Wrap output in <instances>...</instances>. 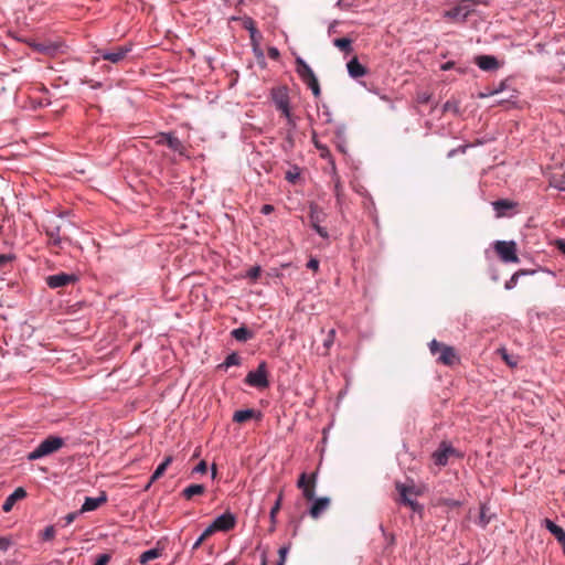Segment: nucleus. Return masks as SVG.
I'll list each match as a JSON object with an SVG mask.
<instances>
[{
  "label": "nucleus",
  "instance_id": "obj_1",
  "mask_svg": "<svg viewBox=\"0 0 565 565\" xmlns=\"http://www.w3.org/2000/svg\"><path fill=\"white\" fill-rule=\"evenodd\" d=\"M429 350L433 355H438L437 362L447 366H452L459 363V356L455 348L447 345L437 340L429 343Z\"/></svg>",
  "mask_w": 565,
  "mask_h": 565
},
{
  "label": "nucleus",
  "instance_id": "obj_2",
  "mask_svg": "<svg viewBox=\"0 0 565 565\" xmlns=\"http://www.w3.org/2000/svg\"><path fill=\"white\" fill-rule=\"evenodd\" d=\"M477 6H488V0H460L455 8L445 12V17L465 22L475 12Z\"/></svg>",
  "mask_w": 565,
  "mask_h": 565
},
{
  "label": "nucleus",
  "instance_id": "obj_3",
  "mask_svg": "<svg viewBox=\"0 0 565 565\" xmlns=\"http://www.w3.org/2000/svg\"><path fill=\"white\" fill-rule=\"evenodd\" d=\"M131 50V44H124L119 46H114L111 49H99L96 52L97 56L93 57L92 64L96 65L100 58L108 61L113 64H118L127 57L128 53H130Z\"/></svg>",
  "mask_w": 565,
  "mask_h": 565
},
{
  "label": "nucleus",
  "instance_id": "obj_4",
  "mask_svg": "<svg viewBox=\"0 0 565 565\" xmlns=\"http://www.w3.org/2000/svg\"><path fill=\"white\" fill-rule=\"evenodd\" d=\"M64 446V439L57 436H49L26 458L31 461L52 455Z\"/></svg>",
  "mask_w": 565,
  "mask_h": 565
},
{
  "label": "nucleus",
  "instance_id": "obj_5",
  "mask_svg": "<svg viewBox=\"0 0 565 565\" xmlns=\"http://www.w3.org/2000/svg\"><path fill=\"white\" fill-rule=\"evenodd\" d=\"M493 247L503 263L518 264L520 262V258L516 254L518 246L514 241H497Z\"/></svg>",
  "mask_w": 565,
  "mask_h": 565
},
{
  "label": "nucleus",
  "instance_id": "obj_6",
  "mask_svg": "<svg viewBox=\"0 0 565 565\" xmlns=\"http://www.w3.org/2000/svg\"><path fill=\"white\" fill-rule=\"evenodd\" d=\"M153 139L156 145L167 146L180 156L188 157L185 146L173 132H160Z\"/></svg>",
  "mask_w": 565,
  "mask_h": 565
},
{
  "label": "nucleus",
  "instance_id": "obj_7",
  "mask_svg": "<svg viewBox=\"0 0 565 565\" xmlns=\"http://www.w3.org/2000/svg\"><path fill=\"white\" fill-rule=\"evenodd\" d=\"M245 383L253 387H267L269 382L267 379L266 363L262 362L255 371H250L245 377Z\"/></svg>",
  "mask_w": 565,
  "mask_h": 565
},
{
  "label": "nucleus",
  "instance_id": "obj_8",
  "mask_svg": "<svg viewBox=\"0 0 565 565\" xmlns=\"http://www.w3.org/2000/svg\"><path fill=\"white\" fill-rule=\"evenodd\" d=\"M396 491L399 494L398 501L407 507H409L413 511L420 510V505L418 502L412 499L413 495H417L414 490V487L406 486L402 482L395 483Z\"/></svg>",
  "mask_w": 565,
  "mask_h": 565
},
{
  "label": "nucleus",
  "instance_id": "obj_9",
  "mask_svg": "<svg viewBox=\"0 0 565 565\" xmlns=\"http://www.w3.org/2000/svg\"><path fill=\"white\" fill-rule=\"evenodd\" d=\"M316 478V473L308 476L302 472L298 479L297 487L302 490V495L308 501H311L315 498Z\"/></svg>",
  "mask_w": 565,
  "mask_h": 565
},
{
  "label": "nucleus",
  "instance_id": "obj_10",
  "mask_svg": "<svg viewBox=\"0 0 565 565\" xmlns=\"http://www.w3.org/2000/svg\"><path fill=\"white\" fill-rule=\"evenodd\" d=\"M297 73L302 82L311 89L319 84L317 76L311 67L300 57L296 60Z\"/></svg>",
  "mask_w": 565,
  "mask_h": 565
},
{
  "label": "nucleus",
  "instance_id": "obj_11",
  "mask_svg": "<svg viewBox=\"0 0 565 565\" xmlns=\"http://www.w3.org/2000/svg\"><path fill=\"white\" fill-rule=\"evenodd\" d=\"M309 218L311 226L317 232V234H319L322 238H328V231L324 227L320 226V223L324 218V213L318 205L310 206Z\"/></svg>",
  "mask_w": 565,
  "mask_h": 565
},
{
  "label": "nucleus",
  "instance_id": "obj_12",
  "mask_svg": "<svg viewBox=\"0 0 565 565\" xmlns=\"http://www.w3.org/2000/svg\"><path fill=\"white\" fill-rule=\"evenodd\" d=\"M457 454L456 449L447 443H441L439 448L433 454L434 462L444 467L448 463V459Z\"/></svg>",
  "mask_w": 565,
  "mask_h": 565
},
{
  "label": "nucleus",
  "instance_id": "obj_13",
  "mask_svg": "<svg viewBox=\"0 0 565 565\" xmlns=\"http://www.w3.org/2000/svg\"><path fill=\"white\" fill-rule=\"evenodd\" d=\"M235 524H236L235 516L232 513L226 512V513L217 516L214 520V522L209 526L215 533L216 531L227 532V531L232 530L235 526Z\"/></svg>",
  "mask_w": 565,
  "mask_h": 565
},
{
  "label": "nucleus",
  "instance_id": "obj_14",
  "mask_svg": "<svg viewBox=\"0 0 565 565\" xmlns=\"http://www.w3.org/2000/svg\"><path fill=\"white\" fill-rule=\"evenodd\" d=\"M76 281L75 275L58 273L46 277V284L50 288H60Z\"/></svg>",
  "mask_w": 565,
  "mask_h": 565
},
{
  "label": "nucleus",
  "instance_id": "obj_15",
  "mask_svg": "<svg viewBox=\"0 0 565 565\" xmlns=\"http://www.w3.org/2000/svg\"><path fill=\"white\" fill-rule=\"evenodd\" d=\"M475 63L486 72L498 70L501 65L493 55H478Z\"/></svg>",
  "mask_w": 565,
  "mask_h": 565
},
{
  "label": "nucleus",
  "instance_id": "obj_16",
  "mask_svg": "<svg viewBox=\"0 0 565 565\" xmlns=\"http://www.w3.org/2000/svg\"><path fill=\"white\" fill-rule=\"evenodd\" d=\"M106 502H107V495L105 492H102V494L97 498L86 497L79 512L84 513V512L94 511Z\"/></svg>",
  "mask_w": 565,
  "mask_h": 565
},
{
  "label": "nucleus",
  "instance_id": "obj_17",
  "mask_svg": "<svg viewBox=\"0 0 565 565\" xmlns=\"http://www.w3.org/2000/svg\"><path fill=\"white\" fill-rule=\"evenodd\" d=\"M25 497L26 491L22 487L17 488L3 502L2 510L7 513L10 512L13 509L14 504L19 500L24 499Z\"/></svg>",
  "mask_w": 565,
  "mask_h": 565
},
{
  "label": "nucleus",
  "instance_id": "obj_18",
  "mask_svg": "<svg viewBox=\"0 0 565 565\" xmlns=\"http://www.w3.org/2000/svg\"><path fill=\"white\" fill-rule=\"evenodd\" d=\"M543 524L562 545L563 552L565 554V531L550 519H544Z\"/></svg>",
  "mask_w": 565,
  "mask_h": 565
},
{
  "label": "nucleus",
  "instance_id": "obj_19",
  "mask_svg": "<svg viewBox=\"0 0 565 565\" xmlns=\"http://www.w3.org/2000/svg\"><path fill=\"white\" fill-rule=\"evenodd\" d=\"M330 499L329 498H319L317 499L309 510V514L312 519H318L320 515L329 508Z\"/></svg>",
  "mask_w": 565,
  "mask_h": 565
},
{
  "label": "nucleus",
  "instance_id": "obj_20",
  "mask_svg": "<svg viewBox=\"0 0 565 565\" xmlns=\"http://www.w3.org/2000/svg\"><path fill=\"white\" fill-rule=\"evenodd\" d=\"M271 96L277 109L285 107L289 103L287 87H278L273 89Z\"/></svg>",
  "mask_w": 565,
  "mask_h": 565
},
{
  "label": "nucleus",
  "instance_id": "obj_21",
  "mask_svg": "<svg viewBox=\"0 0 565 565\" xmlns=\"http://www.w3.org/2000/svg\"><path fill=\"white\" fill-rule=\"evenodd\" d=\"M45 233L49 237V245L54 248H60L63 241L60 235V226L49 225Z\"/></svg>",
  "mask_w": 565,
  "mask_h": 565
},
{
  "label": "nucleus",
  "instance_id": "obj_22",
  "mask_svg": "<svg viewBox=\"0 0 565 565\" xmlns=\"http://www.w3.org/2000/svg\"><path fill=\"white\" fill-rule=\"evenodd\" d=\"M348 73L352 78H359L366 74V68L359 62L356 57H353L348 64Z\"/></svg>",
  "mask_w": 565,
  "mask_h": 565
},
{
  "label": "nucleus",
  "instance_id": "obj_23",
  "mask_svg": "<svg viewBox=\"0 0 565 565\" xmlns=\"http://www.w3.org/2000/svg\"><path fill=\"white\" fill-rule=\"evenodd\" d=\"M171 462H172V457L169 456L157 467V469L152 473L148 484L146 486L145 490H148L150 488L151 483H153L154 481H157L159 478H161L164 475L167 468L170 466Z\"/></svg>",
  "mask_w": 565,
  "mask_h": 565
},
{
  "label": "nucleus",
  "instance_id": "obj_24",
  "mask_svg": "<svg viewBox=\"0 0 565 565\" xmlns=\"http://www.w3.org/2000/svg\"><path fill=\"white\" fill-rule=\"evenodd\" d=\"M260 414L256 413L254 409H241L236 411L233 415V420L235 423L242 424L252 418L259 417Z\"/></svg>",
  "mask_w": 565,
  "mask_h": 565
},
{
  "label": "nucleus",
  "instance_id": "obj_25",
  "mask_svg": "<svg viewBox=\"0 0 565 565\" xmlns=\"http://www.w3.org/2000/svg\"><path fill=\"white\" fill-rule=\"evenodd\" d=\"M205 492V487L203 484H190L182 491V495L186 500H191L194 495H201Z\"/></svg>",
  "mask_w": 565,
  "mask_h": 565
},
{
  "label": "nucleus",
  "instance_id": "obj_26",
  "mask_svg": "<svg viewBox=\"0 0 565 565\" xmlns=\"http://www.w3.org/2000/svg\"><path fill=\"white\" fill-rule=\"evenodd\" d=\"M232 337L237 341L245 342L253 338V332L245 327H241L232 331Z\"/></svg>",
  "mask_w": 565,
  "mask_h": 565
},
{
  "label": "nucleus",
  "instance_id": "obj_27",
  "mask_svg": "<svg viewBox=\"0 0 565 565\" xmlns=\"http://www.w3.org/2000/svg\"><path fill=\"white\" fill-rule=\"evenodd\" d=\"M160 555H161V551L159 548H151V550L143 552L140 555L139 562H140V564L145 565V564L149 563L150 561L158 558Z\"/></svg>",
  "mask_w": 565,
  "mask_h": 565
},
{
  "label": "nucleus",
  "instance_id": "obj_28",
  "mask_svg": "<svg viewBox=\"0 0 565 565\" xmlns=\"http://www.w3.org/2000/svg\"><path fill=\"white\" fill-rule=\"evenodd\" d=\"M334 46H337L340 51L344 53H350L352 51V41L348 38H339L333 41Z\"/></svg>",
  "mask_w": 565,
  "mask_h": 565
},
{
  "label": "nucleus",
  "instance_id": "obj_29",
  "mask_svg": "<svg viewBox=\"0 0 565 565\" xmlns=\"http://www.w3.org/2000/svg\"><path fill=\"white\" fill-rule=\"evenodd\" d=\"M531 273H532V271L526 270V269H520V270L515 271V273L511 276V278H510L509 280H507V281H505V284H504L505 289L510 290V289L514 288V287L516 286V284H518V280H519V277H520V276L529 275V274H531Z\"/></svg>",
  "mask_w": 565,
  "mask_h": 565
},
{
  "label": "nucleus",
  "instance_id": "obj_30",
  "mask_svg": "<svg viewBox=\"0 0 565 565\" xmlns=\"http://www.w3.org/2000/svg\"><path fill=\"white\" fill-rule=\"evenodd\" d=\"M550 184L551 186L565 192V172L559 177L554 175L551 179Z\"/></svg>",
  "mask_w": 565,
  "mask_h": 565
},
{
  "label": "nucleus",
  "instance_id": "obj_31",
  "mask_svg": "<svg viewBox=\"0 0 565 565\" xmlns=\"http://www.w3.org/2000/svg\"><path fill=\"white\" fill-rule=\"evenodd\" d=\"M281 501H282V492L280 491V493L278 494L277 501L275 502L274 507L270 510V521L273 523V527L275 526L276 515L281 508Z\"/></svg>",
  "mask_w": 565,
  "mask_h": 565
},
{
  "label": "nucleus",
  "instance_id": "obj_32",
  "mask_svg": "<svg viewBox=\"0 0 565 565\" xmlns=\"http://www.w3.org/2000/svg\"><path fill=\"white\" fill-rule=\"evenodd\" d=\"M241 364V358L237 353H231L230 355H227V358L225 359L224 363L220 365V367H230V366H233V365H239Z\"/></svg>",
  "mask_w": 565,
  "mask_h": 565
},
{
  "label": "nucleus",
  "instance_id": "obj_33",
  "mask_svg": "<svg viewBox=\"0 0 565 565\" xmlns=\"http://www.w3.org/2000/svg\"><path fill=\"white\" fill-rule=\"evenodd\" d=\"M212 534H214L213 530L207 526L203 533L200 535V537L196 540V542L193 544L192 550H198L204 541H206Z\"/></svg>",
  "mask_w": 565,
  "mask_h": 565
},
{
  "label": "nucleus",
  "instance_id": "obj_34",
  "mask_svg": "<svg viewBox=\"0 0 565 565\" xmlns=\"http://www.w3.org/2000/svg\"><path fill=\"white\" fill-rule=\"evenodd\" d=\"M514 203L509 200H498L493 203V207L495 211L500 212L501 210L512 209Z\"/></svg>",
  "mask_w": 565,
  "mask_h": 565
},
{
  "label": "nucleus",
  "instance_id": "obj_35",
  "mask_svg": "<svg viewBox=\"0 0 565 565\" xmlns=\"http://www.w3.org/2000/svg\"><path fill=\"white\" fill-rule=\"evenodd\" d=\"M15 256L12 254H1L0 255V269H4L8 265H10L14 260Z\"/></svg>",
  "mask_w": 565,
  "mask_h": 565
},
{
  "label": "nucleus",
  "instance_id": "obj_36",
  "mask_svg": "<svg viewBox=\"0 0 565 565\" xmlns=\"http://www.w3.org/2000/svg\"><path fill=\"white\" fill-rule=\"evenodd\" d=\"M334 338H335V330L334 329H330L329 332H328V337H327V339L323 342V347L326 349H329L333 344Z\"/></svg>",
  "mask_w": 565,
  "mask_h": 565
},
{
  "label": "nucleus",
  "instance_id": "obj_37",
  "mask_svg": "<svg viewBox=\"0 0 565 565\" xmlns=\"http://www.w3.org/2000/svg\"><path fill=\"white\" fill-rule=\"evenodd\" d=\"M288 552H289V546H282L279 548V551H278L279 561H278L277 565H285Z\"/></svg>",
  "mask_w": 565,
  "mask_h": 565
},
{
  "label": "nucleus",
  "instance_id": "obj_38",
  "mask_svg": "<svg viewBox=\"0 0 565 565\" xmlns=\"http://www.w3.org/2000/svg\"><path fill=\"white\" fill-rule=\"evenodd\" d=\"M486 507L482 505L481 509H480V516H479V524L482 526V527H486L487 524L490 522V519L487 518L486 515Z\"/></svg>",
  "mask_w": 565,
  "mask_h": 565
},
{
  "label": "nucleus",
  "instance_id": "obj_39",
  "mask_svg": "<svg viewBox=\"0 0 565 565\" xmlns=\"http://www.w3.org/2000/svg\"><path fill=\"white\" fill-rule=\"evenodd\" d=\"M110 554H100L97 556L96 562L94 565H107L110 561Z\"/></svg>",
  "mask_w": 565,
  "mask_h": 565
},
{
  "label": "nucleus",
  "instance_id": "obj_40",
  "mask_svg": "<svg viewBox=\"0 0 565 565\" xmlns=\"http://www.w3.org/2000/svg\"><path fill=\"white\" fill-rule=\"evenodd\" d=\"M315 145H316L317 149L320 151L321 158L326 159V158L330 157V150L326 146L319 143L318 141H315Z\"/></svg>",
  "mask_w": 565,
  "mask_h": 565
},
{
  "label": "nucleus",
  "instance_id": "obj_41",
  "mask_svg": "<svg viewBox=\"0 0 565 565\" xmlns=\"http://www.w3.org/2000/svg\"><path fill=\"white\" fill-rule=\"evenodd\" d=\"M260 275V267L258 266H255V267H252L248 271H247V277L250 278L252 280H256Z\"/></svg>",
  "mask_w": 565,
  "mask_h": 565
},
{
  "label": "nucleus",
  "instance_id": "obj_42",
  "mask_svg": "<svg viewBox=\"0 0 565 565\" xmlns=\"http://www.w3.org/2000/svg\"><path fill=\"white\" fill-rule=\"evenodd\" d=\"M54 536H55L54 526H47L43 532V540L49 541V540H52Z\"/></svg>",
  "mask_w": 565,
  "mask_h": 565
},
{
  "label": "nucleus",
  "instance_id": "obj_43",
  "mask_svg": "<svg viewBox=\"0 0 565 565\" xmlns=\"http://www.w3.org/2000/svg\"><path fill=\"white\" fill-rule=\"evenodd\" d=\"M207 470V465L204 460L200 461L198 466L193 469V472L205 473Z\"/></svg>",
  "mask_w": 565,
  "mask_h": 565
},
{
  "label": "nucleus",
  "instance_id": "obj_44",
  "mask_svg": "<svg viewBox=\"0 0 565 565\" xmlns=\"http://www.w3.org/2000/svg\"><path fill=\"white\" fill-rule=\"evenodd\" d=\"M439 503L440 504H445V505H447L449 508H457V507H459V502L456 501V500H452V499H441L439 501Z\"/></svg>",
  "mask_w": 565,
  "mask_h": 565
},
{
  "label": "nucleus",
  "instance_id": "obj_45",
  "mask_svg": "<svg viewBox=\"0 0 565 565\" xmlns=\"http://www.w3.org/2000/svg\"><path fill=\"white\" fill-rule=\"evenodd\" d=\"M278 110H280L281 114L288 119V121L291 122V111L289 103L285 107L278 108Z\"/></svg>",
  "mask_w": 565,
  "mask_h": 565
},
{
  "label": "nucleus",
  "instance_id": "obj_46",
  "mask_svg": "<svg viewBox=\"0 0 565 565\" xmlns=\"http://www.w3.org/2000/svg\"><path fill=\"white\" fill-rule=\"evenodd\" d=\"M307 267L313 271H317L319 269V260L316 258H310L307 263Z\"/></svg>",
  "mask_w": 565,
  "mask_h": 565
},
{
  "label": "nucleus",
  "instance_id": "obj_47",
  "mask_svg": "<svg viewBox=\"0 0 565 565\" xmlns=\"http://www.w3.org/2000/svg\"><path fill=\"white\" fill-rule=\"evenodd\" d=\"M81 512H72V513H68L64 520H65V525H70L71 523L74 522V520L77 518V515L79 514Z\"/></svg>",
  "mask_w": 565,
  "mask_h": 565
},
{
  "label": "nucleus",
  "instance_id": "obj_48",
  "mask_svg": "<svg viewBox=\"0 0 565 565\" xmlns=\"http://www.w3.org/2000/svg\"><path fill=\"white\" fill-rule=\"evenodd\" d=\"M10 546V540L7 537H0V551H7Z\"/></svg>",
  "mask_w": 565,
  "mask_h": 565
},
{
  "label": "nucleus",
  "instance_id": "obj_49",
  "mask_svg": "<svg viewBox=\"0 0 565 565\" xmlns=\"http://www.w3.org/2000/svg\"><path fill=\"white\" fill-rule=\"evenodd\" d=\"M298 178H299V173L298 172L288 171L286 173V180H288V181H290L292 183H295Z\"/></svg>",
  "mask_w": 565,
  "mask_h": 565
},
{
  "label": "nucleus",
  "instance_id": "obj_50",
  "mask_svg": "<svg viewBox=\"0 0 565 565\" xmlns=\"http://www.w3.org/2000/svg\"><path fill=\"white\" fill-rule=\"evenodd\" d=\"M268 56L270 58L277 60L279 57V51L276 47H270L268 50Z\"/></svg>",
  "mask_w": 565,
  "mask_h": 565
},
{
  "label": "nucleus",
  "instance_id": "obj_51",
  "mask_svg": "<svg viewBox=\"0 0 565 565\" xmlns=\"http://www.w3.org/2000/svg\"><path fill=\"white\" fill-rule=\"evenodd\" d=\"M274 211V206L270 204H265L262 206L260 212L265 215L270 214Z\"/></svg>",
  "mask_w": 565,
  "mask_h": 565
},
{
  "label": "nucleus",
  "instance_id": "obj_52",
  "mask_svg": "<svg viewBox=\"0 0 565 565\" xmlns=\"http://www.w3.org/2000/svg\"><path fill=\"white\" fill-rule=\"evenodd\" d=\"M454 66H455V62L449 61V62H447V63L441 65V70L443 71H448V70L452 68Z\"/></svg>",
  "mask_w": 565,
  "mask_h": 565
},
{
  "label": "nucleus",
  "instance_id": "obj_53",
  "mask_svg": "<svg viewBox=\"0 0 565 565\" xmlns=\"http://www.w3.org/2000/svg\"><path fill=\"white\" fill-rule=\"evenodd\" d=\"M311 90H312V94L315 95V97H319L321 95V89H320L319 84L317 86H313V88H311Z\"/></svg>",
  "mask_w": 565,
  "mask_h": 565
},
{
  "label": "nucleus",
  "instance_id": "obj_54",
  "mask_svg": "<svg viewBox=\"0 0 565 565\" xmlns=\"http://www.w3.org/2000/svg\"><path fill=\"white\" fill-rule=\"evenodd\" d=\"M381 529H383V527L381 526ZM382 531H384V530H382ZM383 533H385V532H383ZM384 535L386 536V539H387V541H388V544H390V545H393V544H394V541H395L394 535H392V534H391V535H386V534H384Z\"/></svg>",
  "mask_w": 565,
  "mask_h": 565
},
{
  "label": "nucleus",
  "instance_id": "obj_55",
  "mask_svg": "<svg viewBox=\"0 0 565 565\" xmlns=\"http://www.w3.org/2000/svg\"><path fill=\"white\" fill-rule=\"evenodd\" d=\"M558 249L565 255V242L564 241L558 242Z\"/></svg>",
  "mask_w": 565,
  "mask_h": 565
},
{
  "label": "nucleus",
  "instance_id": "obj_56",
  "mask_svg": "<svg viewBox=\"0 0 565 565\" xmlns=\"http://www.w3.org/2000/svg\"><path fill=\"white\" fill-rule=\"evenodd\" d=\"M216 476V466L212 465V477L215 478Z\"/></svg>",
  "mask_w": 565,
  "mask_h": 565
},
{
  "label": "nucleus",
  "instance_id": "obj_57",
  "mask_svg": "<svg viewBox=\"0 0 565 565\" xmlns=\"http://www.w3.org/2000/svg\"><path fill=\"white\" fill-rule=\"evenodd\" d=\"M503 359H504L509 364H512V363L510 362V359H508V355H507L505 353L503 354Z\"/></svg>",
  "mask_w": 565,
  "mask_h": 565
},
{
  "label": "nucleus",
  "instance_id": "obj_58",
  "mask_svg": "<svg viewBox=\"0 0 565 565\" xmlns=\"http://www.w3.org/2000/svg\"><path fill=\"white\" fill-rule=\"evenodd\" d=\"M444 108H445V110L450 109L449 103H446Z\"/></svg>",
  "mask_w": 565,
  "mask_h": 565
},
{
  "label": "nucleus",
  "instance_id": "obj_59",
  "mask_svg": "<svg viewBox=\"0 0 565 565\" xmlns=\"http://www.w3.org/2000/svg\"><path fill=\"white\" fill-rule=\"evenodd\" d=\"M225 565H235L234 562H228Z\"/></svg>",
  "mask_w": 565,
  "mask_h": 565
},
{
  "label": "nucleus",
  "instance_id": "obj_60",
  "mask_svg": "<svg viewBox=\"0 0 565 565\" xmlns=\"http://www.w3.org/2000/svg\"><path fill=\"white\" fill-rule=\"evenodd\" d=\"M260 565H266V559L264 558Z\"/></svg>",
  "mask_w": 565,
  "mask_h": 565
},
{
  "label": "nucleus",
  "instance_id": "obj_61",
  "mask_svg": "<svg viewBox=\"0 0 565 565\" xmlns=\"http://www.w3.org/2000/svg\"><path fill=\"white\" fill-rule=\"evenodd\" d=\"M461 565H466V564H461Z\"/></svg>",
  "mask_w": 565,
  "mask_h": 565
}]
</instances>
